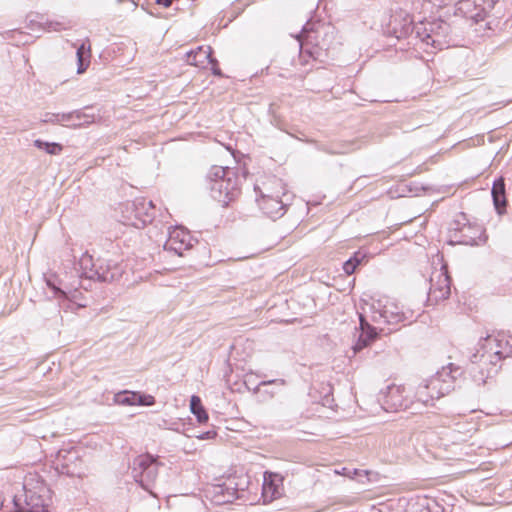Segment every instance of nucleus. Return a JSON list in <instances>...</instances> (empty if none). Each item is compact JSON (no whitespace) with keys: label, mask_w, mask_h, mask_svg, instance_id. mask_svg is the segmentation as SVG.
I'll return each mask as SVG.
<instances>
[{"label":"nucleus","mask_w":512,"mask_h":512,"mask_svg":"<svg viewBox=\"0 0 512 512\" xmlns=\"http://www.w3.org/2000/svg\"><path fill=\"white\" fill-rule=\"evenodd\" d=\"M462 375V369L449 363L438 370L435 375L420 383L413 393V403L422 407L433 405L434 400L450 393L456 385V381Z\"/></svg>","instance_id":"obj_1"},{"label":"nucleus","mask_w":512,"mask_h":512,"mask_svg":"<svg viewBox=\"0 0 512 512\" xmlns=\"http://www.w3.org/2000/svg\"><path fill=\"white\" fill-rule=\"evenodd\" d=\"M50 490L36 474L25 478L21 492L13 498L16 512H49Z\"/></svg>","instance_id":"obj_2"},{"label":"nucleus","mask_w":512,"mask_h":512,"mask_svg":"<svg viewBox=\"0 0 512 512\" xmlns=\"http://www.w3.org/2000/svg\"><path fill=\"white\" fill-rule=\"evenodd\" d=\"M334 39L333 27L311 21H307L300 34L297 35L300 53L305 52L313 58L319 57L321 51H329L333 47Z\"/></svg>","instance_id":"obj_3"},{"label":"nucleus","mask_w":512,"mask_h":512,"mask_svg":"<svg viewBox=\"0 0 512 512\" xmlns=\"http://www.w3.org/2000/svg\"><path fill=\"white\" fill-rule=\"evenodd\" d=\"M211 197L227 206L239 193V179L229 167L212 166L207 174Z\"/></svg>","instance_id":"obj_4"},{"label":"nucleus","mask_w":512,"mask_h":512,"mask_svg":"<svg viewBox=\"0 0 512 512\" xmlns=\"http://www.w3.org/2000/svg\"><path fill=\"white\" fill-rule=\"evenodd\" d=\"M370 318L373 323L382 326L411 323L415 316L413 311L403 310L395 300L389 297H381L372 301Z\"/></svg>","instance_id":"obj_5"},{"label":"nucleus","mask_w":512,"mask_h":512,"mask_svg":"<svg viewBox=\"0 0 512 512\" xmlns=\"http://www.w3.org/2000/svg\"><path fill=\"white\" fill-rule=\"evenodd\" d=\"M450 25L442 20L416 24L415 39L421 43L442 50L449 46Z\"/></svg>","instance_id":"obj_6"},{"label":"nucleus","mask_w":512,"mask_h":512,"mask_svg":"<svg viewBox=\"0 0 512 512\" xmlns=\"http://www.w3.org/2000/svg\"><path fill=\"white\" fill-rule=\"evenodd\" d=\"M159 465L156 457L150 454L139 455L132 463V477L143 489L152 493L151 488L156 481Z\"/></svg>","instance_id":"obj_7"},{"label":"nucleus","mask_w":512,"mask_h":512,"mask_svg":"<svg viewBox=\"0 0 512 512\" xmlns=\"http://www.w3.org/2000/svg\"><path fill=\"white\" fill-rule=\"evenodd\" d=\"M416 24L413 25V19L409 13L403 10L395 11L389 19L384 29L387 36L394 37L397 40L408 39V45L414 44Z\"/></svg>","instance_id":"obj_8"},{"label":"nucleus","mask_w":512,"mask_h":512,"mask_svg":"<svg viewBox=\"0 0 512 512\" xmlns=\"http://www.w3.org/2000/svg\"><path fill=\"white\" fill-rule=\"evenodd\" d=\"M485 352L491 364L512 357V334L506 332H498L495 335H489L483 344Z\"/></svg>","instance_id":"obj_9"},{"label":"nucleus","mask_w":512,"mask_h":512,"mask_svg":"<svg viewBox=\"0 0 512 512\" xmlns=\"http://www.w3.org/2000/svg\"><path fill=\"white\" fill-rule=\"evenodd\" d=\"M379 401L386 411L405 410L413 403L405 386L391 384L379 394Z\"/></svg>","instance_id":"obj_10"},{"label":"nucleus","mask_w":512,"mask_h":512,"mask_svg":"<svg viewBox=\"0 0 512 512\" xmlns=\"http://www.w3.org/2000/svg\"><path fill=\"white\" fill-rule=\"evenodd\" d=\"M451 281L445 266L435 270L430 276V287L428 291V302L436 304L449 297L451 292Z\"/></svg>","instance_id":"obj_11"},{"label":"nucleus","mask_w":512,"mask_h":512,"mask_svg":"<svg viewBox=\"0 0 512 512\" xmlns=\"http://www.w3.org/2000/svg\"><path fill=\"white\" fill-rule=\"evenodd\" d=\"M126 207L128 211H131V214H134V219L132 216L126 218L129 225L140 228L150 223L153 219L154 204L150 200L138 198L128 203Z\"/></svg>","instance_id":"obj_12"},{"label":"nucleus","mask_w":512,"mask_h":512,"mask_svg":"<svg viewBox=\"0 0 512 512\" xmlns=\"http://www.w3.org/2000/svg\"><path fill=\"white\" fill-rule=\"evenodd\" d=\"M193 245L194 239L190 233L184 228L175 227L169 231L164 249L172 251L178 256H183L184 251L191 249Z\"/></svg>","instance_id":"obj_13"},{"label":"nucleus","mask_w":512,"mask_h":512,"mask_svg":"<svg viewBox=\"0 0 512 512\" xmlns=\"http://www.w3.org/2000/svg\"><path fill=\"white\" fill-rule=\"evenodd\" d=\"M123 273L122 266L115 260L98 258L96 270L89 273V279H97L101 282H112L121 277Z\"/></svg>","instance_id":"obj_14"},{"label":"nucleus","mask_w":512,"mask_h":512,"mask_svg":"<svg viewBox=\"0 0 512 512\" xmlns=\"http://www.w3.org/2000/svg\"><path fill=\"white\" fill-rule=\"evenodd\" d=\"M484 232L481 225L467 223L458 229L454 237L459 244L476 246L486 241Z\"/></svg>","instance_id":"obj_15"},{"label":"nucleus","mask_w":512,"mask_h":512,"mask_svg":"<svg viewBox=\"0 0 512 512\" xmlns=\"http://www.w3.org/2000/svg\"><path fill=\"white\" fill-rule=\"evenodd\" d=\"M360 320V333L352 349L354 354L360 352L367 346H369L378 336L377 328L372 326L365 316L362 314L359 315Z\"/></svg>","instance_id":"obj_16"},{"label":"nucleus","mask_w":512,"mask_h":512,"mask_svg":"<svg viewBox=\"0 0 512 512\" xmlns=\"http://www.w3.org/2000/svg\"><path fill=\"white\" fill-rule=\"evenodd\" d=\"M281 477L273 472L266 471L264 473V481L262 485V497L264 503H270L281 497Z\"/></svg>","instance_id":"obj_17"},{"label":"nucleus","mask_w":512,"mask_h":512,"mask_svg":"<svg viewBox=\"0 0 512 512\" xmlns=\"http://www.w3.org/2000/svg\"><path fill=\"white\" fill-rule=\"evenodd\" d=\"M258 205L263 213L273 220L282 217L286 212V204L278 196L263 195L258 200Z\"/></svg>","instance_id":"obj_18"},{"label":"nucleus","mask_w":512,"mask_h":512,"mask_svg":"<svg viewBox=\"0 0 512 512\" xmlns=\"http://www.w3.org/2000/svg\"><path fill=\"white\" fill-rule=\"evenodd\" d=\"M481 6L477 0H460L456 4V11L467 19H471L474 23L483 21L486 17L485 11H479Z\"/></svg>","instance_id":"obj_19"},{"label":"nucleus","mask_w":512,"mask_h":512,"mask_svg":"<svg viewBox=\"0 0 512 512\" xmlns=\"http://www.w3.org/2000/svg\"><path fill=\"white\" fill-rule=\"evenodd\" d=\"M491 195L496 211L498 214H503L506 210L507 199L505 181L502 177L493 182Z\"/></svg>","instance_id":"obj_20"},{"label":"nucleus","mask_w":512,"mask_h":512,"mask_svg":"<svg viewBox=\"0 0 512 512\" xmlns=\"http://www.w3.org/2000/svg\"><path fill=\"white\" fill-rule=\"evenodd\" d=\"M212 48L210 46H199L187 53V63L197 67H205L208 61H212Z\"/></svg>","instance_id":"obj_21"},{"label":"nucleus","mask_w":512,"mask_h":512,"mask_svg":"<svg viewBox=\"0 0 512 512\" xmlns=\"http://www.w3.org/2000/svg\"><path fill=\"white\" fill-rule=\"evenodd\" d=\"M190 410L195 415L199 423H205L208 421V414L202 405V401L199 396L193 395L190 399Z\"/></svg>","instance_id":"obj_22"},{"label":"nucleus","mask_w":512,"mask_h":512,"mask_svg":"<svg viewBox=\"0 0 512 512\" xmlns=\"http://www.w3.org/2000/svg\"><path fill=\"white\" fill-rule=\"evenodd\" d=\"M78 265L82 275L89 279V273H93V270H96L97 261L95 262L93 257L85 252L80 257Z\"/></svg>","instance_id":"obj_23"},{"label":"nucleus","mask_w":512,"mask_h":512,"mask_svg":"<svg viewBox=\"0 0 512 512\" xmlns=\"http://www.w3.org/2000/svg\"><path fill=\"white\" fill-rule=\"evenodd\" d=\"M34 146L40 150H44L46 153L50 155H58L62 152L63 146L57 142H47L41 139H36L34 141Z\"/></svg>","instance_id":"obj_24"},{"label":"nucleus","mask_w":512,"mask_h":512,"mask_svg":"<svg viewBox=\"0 0 512 512\" xmlns=\"http://www.w3.org/2000/svg\"><path fill=\"white\" fill-rule=\"evenodd\" d=\"M30 23L32 25H38L40 28H42L45 31L51 32V31H61L67 28V25L64 22L59 21H49L46 20L43 21H36L35 19H30Z\"/></svg>","instance_id":"obj_25"},{"label":"nucleus","mask_w":512,"mask_h":512,"mask_svg":"<svg viewBox=\"0 0 512 512\" xmlns=\"http://www.w3.org/2000/svg\"><path fill=\"white\" fill-rule=\"evenodd\" d=\"M42 122L44 123H52V124H64L71 122V116L67 115V113H50L47 112L43 115Z\"/></svg>","instance_id":"obj_26"},{"label":"nucleus","mask_w":512,"mask_h":512,"mask_svg":"<svg viewBox=\"0 0 512 512\" xmlns=\"http://www.w3.org/2000/svg\"><path fill=\"white\" fill-rule=\"evenodd\" d=\"M67 115L71 116V122L69 123V126L78 127L83 124H88L92 122L90 116L86 115L81 110L68 112Z\"/></svg>","instance_id":"obj_27"},{"label":"nucleus","mask_w":512,"mask_h":512,"mask_svg":"<svg viewBox=\"0 0 512 512\" xmlns=\"http://www.w3.org/2000/svg\"><path fill=\"white\" fill-rule=\"evenodd\" d=\"M137 392L123 391L115 395V401L121 405H136Z\"/></svg>","instance_id":"obj_28"},{"label":"nucleus","mask_w":512,"mask_h":512,"mask_svg":"<svg viewBox=\"0 0 512 512\" xmlns=\"http://www.w3.org/2000/svg\"><path fill=\"white\" fill-rule=\"evenodd\" d=\"M216 493L222 495V499L219 502H232L237 498V489L235 488L218 486Z\"/></svg>","instance_id":"obj_29"},{"label":"nucleus","mask_w":512,"mask_h":512,"mask_svg":"<svg viewBox=\"0 0 512 512\" xmlns=\"http://www.w3.org/2000/svg\"><path fill=\"white\" fill-rule=\"evenodd\" d=\"M137 399H136V405L140 406H152L155 404V398L152 395L149 394H143L140 392H137Z\"/></svg>","instance_id":"obj_30"},{"label":"nucleus","mask_w":512,"mask_h":512,"mask_svg":"<svg viewBox=\"0 0 512 512\" xmlns=\"http://www.w3.org/2000/svg\"><path fill=\"white\" fill-rule=\"evenodd\" d=\"M47 286L54 292L56 296H65L66 293L56 285V277L54 275H50L46 277Z\"/></svg>","instance_id":"obj_31"},{"label":"nucleus","mask_w":512,"mask_h":512,"mask_svg":"<svg viewBox=\"0 0 512 512\" xmlns=\"http://www.w3.org/2000/svg\"><path fill=\"white\" fill-rule=\"evenodd\" d=\"M272 384L284 386L286 384V381L284 379H272V380L261 381L253 389V393H255V394L258 393L260 391V387H262V386L272 385Z\"/></svg>","instance_id":"obj_32"},{"label":"nucleus","mask_w":512,"mask_h":512,"mask_svg":"<svg viewBox=\"0 0 512 512\" xmlns=\"http://www.w3.org/2000/svg\"><path fill=\"white\" fill-rule=\"evenodd\" d=\"M478 3L480 4L481 8L478 9L480 12L481 11H485L486 14L492 10V8L494 7L495 3L498 1V0H477Z\"/></svg>","instance_id":"obj_33"},{"label":"nucleus","mask_w":512,"mask_h":512,"mask_svg":"<svg viewBox=\"0 0 512 512\" xmlns=\"http://www.w3.org/2000/svg\"><path fill=\"white\" fill-rule=\"evenodd\" d=\"M77 59L90 58V47H86L85 44H81L76 51Z\"/></svg>","instance_id":"obj_34"},{"label":"nucleus","mask_w":512,"mask_h":512,"mask_svg":"<svg viewBox=\"0 0 512 512\" xmlns=\"http://www.w3.org/2000/svg\"><path fill=\"white\" fill-rule=\"evenodd\" d=\"M77 62H78L77 73L82 74L87 70L90 60H89V58H82V59H77Z\"/></svg>","instance_id":"obj_35"},{"label":"nucleus","mask_w":512,"mask_h":512,"mask_svg":"<svg viewBox=\"0 0 512 512\" xmlns=\"http://www.w3.org/2000/svg\"><path fill=\"white\" fill-rule=\"evenodd\" d=\"M356 268H357V265L350 259H348L343 264V270L347 275L353 274L355 272Z\"/></svg>","instance_id":"obj_36"},{"label":"nucleus","mask_w":512,"mask_h":512,"mask_svg":"<svg viewBox=\"0 0 512 512\" xmlns=\"http://www.w3.org/2000/svg\"><path fill=\"white\" fill-rule=\"evenodd\" d=\"M208 64H211V70L214 75L222 76V72L218 67V61L216 58L212 57V61H208Z\"/></svg>","instance_id":"obj_37"},{"label":"nucleus","mask_w":512,"mask_h":512,"mask_svg":"<svg viewBox=\"0 0 512 512\" xmlns=\"http://www.w3.org/2000/svg\"><path fill=\"white\" fill-rule=\"evenodd\" d=\"M364 257L365 256L361 252H356L354 256L349 259L358 266L361 263L362 259H364Z\"/></svg>","instance_id":"obj_38"},{"label":"nucleus","mask_w":512,"mask_h":512,"mask_svg":"<svg viewBox=\"0 0 512 512\" xmlns=\"http://www.w3.org/2000/svg\"><path fill=\"white\" fill-rule=\"evenodd\" d=\"M215 435H216L215 431H207V432H204L201 435H199L198 438L201 440L212 439Z\"/></svg>","instance_id":"obj_39"},{"label":"nucleus","mask_w":512,"mask_h":512,"mask_svg":"<svg viewBox=\"0 0 512 512\" xmlns=\"http://www.w3.org/2000/svg\"><path fill=\"white\" fill-rule=\"evenodd\" d=\"M172 0H156V3L159 5H162L166 8L170 7L172 5Z\"/></svg>","instance_id":"obj_40"},{"label":"nucleus","mask_w":512,"mask_h":512,"mask_svg":"<svg viewBox=\"0 0 512 512\" xmlns=\"http://www.w3.org/2000/svg\"><path fill=\"white\" fill-rule=\"evenodd\" d=\"M265 393H267L270 397H273L274 396V392L271 391V390H268V391H265Z\"/></svg>","instance_id":"obj_41"},{"label":"nucleus","mask_w":512,"mask_h":512,"mask_svg":"<svg viewBox=\"0 0 512 512\" xmlns=\"http://www.w3.org/2000/svg\"><path fill=\"white\" fill-rule=\"evenodd\" d=\"M265 393H267L270 397H273L274 396V392L271 391V390H268V391H265Z\"/></svg>","instance_id":"obj_42"},{"label":"nucleus","mask_w":512,"mask_h":512,"mask_svg":"<svg viewBox=\"0 0 512 512\" xmlns=\"http://www.w3.org/2000/svg\"><path fill=\"white\" fill-rule=\"evenodd\" d=\"M439 5H446L445 1L444 0H441Z\"/></svg>","instance_id":"obj_43"},{"label":"nucleus","mask_w":512,"mask_h":512,"mask_svg":"<svg viewBox=\"0 0 512 512\" xmlns=\"http://www.w3.org/2000/svg\"><path fill=\"white\" fill-rule=\"evenodd\" d=\"M346 151H338L337 153L338 154H341V153H345Z\"/></svg>","instance_id":"obj_44"},{"label":"nucleus","mask_w":512,"mask_h":512,"mask_svg":"<svg viewBox=\"0 0 512 512\" xmlns=\"http://www.w3.org/2000/svg\"><path fill=\"white\" fill-rule=\"evenodd\" d=\"M431 2L435 3L437 0H430Z\"/></svg>","instance_id":"obj_45"}]
</instances>
